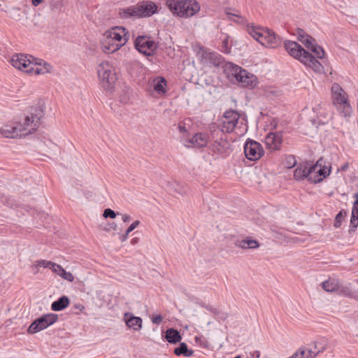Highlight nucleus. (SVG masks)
<instances>
[{
    "instance_id": "nucleus-1",
    "label": "nucleus",
    "mask_w": 358,
    "mask_h": 358,
    "mask_svg": "<svg viewBox=\"0 0 358 358\" xmlns=\"http://www.w3.org/2000/svg\"><path fill=\"white\" fill-rule=\"evenodd\" d=\"M284 47L292 57L299 60L305 66L311 68L316 73L323 72L324 67L322 64L298 43L287 41L284 43Z\"/></svg>"
},
{
    "instance_id": "nucleus-2",
    "label": "nucleus",
    "mask_w": 358,
    "mask_h": 358,
    "mask_svg": "<svg viewBox=\"0 0 358 358\" xmlns=\"http://www.w3.org/2000/svg\"><path fill=\"white\" fill-rule=\"evenodd\" d=\"M220 126L222 132H234L237 135H243L247 131L245 119L234 110L224 112Z\"/></svg>"
},
{
    "instance_id": "nucleus-3",
    "label": "nucleus",
    "mask_w": 358,
    "mask_h": 358,
    "mask_svg": "<svg viewBox=\"0 0 358 358\" xmlns=\"http://www.w3.org/2000/svg\"><path fill=\"white\" fill-rule=\"evenodd\" d=\"M248 34L261 45L271 48H275L281 43L279 36L268 28L248 25L247 28Z\"/></svg>"
},
{
    "instance_id": "nucleus-4",
    "label": "nucleus",
    "mask_w": 358,
    "mask_h": 358,
    "mask_svg": "<svg viewBox=\"0 0 358 358\" xmlns=\"http://www.w3.org/2000/svg\"><path fill=\"white\" fill-rule=\"evenodd\" d=\"M157 10V6L155 3L150 1H141L134 6L122 8L120 10V15L122 18L148 17L154 15Z\"/></svg>"
},
{
    "instance_id": "nucleus-5",
    "label": "nucleus",
    "mask_w": 358,
    "mask_h": 358,
    "mask_svg": "<svg viewBox=\"0 0 358 358\" xmlns=\"http://www.w3.org/2000/svg\"><path fill=\"white\" fill-rule=\"evenodd\" d=\"M166 5L176 15L181 17H189L200 10L199 3L195 0H167Z\"/></svg>"
},
{
    "instance_id": "nucleus-6",
    "label": "nucleus",
    "mask_w": 358,
    "mask_h": 358,
    "mask_svg": "<svg viewBox=\"0 0 358 358\" xmlns=\"http://www.w3.org/2000/svg\"><path fill=\"white\" fill-rule=\"evenodd\" d=\"M97 73L102 87L112 92L117 80L115 67L108 62H103L97 66Z\"/></svg>"
},
{
    "instance_id": "nucleus-7",
    "label": "nucleus",
    "mask_w": 358,
    "mask_h": 358,
    "mask_svg": "<svg viewBox=\"0 0 358 358\" xmlns=\"http://www.w3.org/2000/svg\"><path fill=\"white\" fill-rule=\"evenodd\" d=\"M331 92L334 104L344 116H350L352 113V108L345 91L338 83H334L331 87Z\"/></svg>"
},
{
    "instance_id": "nucleus-8",
    "label": "nucleus",
    "mask_w": 358,
    "mask_h": 358,
    "mask_svg": "<svg viewBox=\"0 0 358 358\" xmlns=\"http://www.w3.org/2000/svg\"><path fill=\"white\" fill-rule=\"evenodd\" d=\"M58 320V315L55 313H48L36 319L29 327L27 332L30 334L39 332L49 326L53 324Z\"/></svg>"
},
{
    "instance_id": "nucleus-9",
    "label": "nucleus",
    "mask_w": 358,
    "mask_h": 358,
    "mask_svg": "<svg viewBox=\"0 0 358 358\" xmlns=\"http://www.w3.org/2000/svg\"><path fill=\"white\" fill-rule=\"evenodd\" d=\"M199 54L200 62L204 67H219L224 62L220 55L208 50H201Z\"/></svg>"
},
{
    "instance_id": "nucleus-10",
    "label": "nucleus",
    "mask_w": 358,
    "mask_h": 358,
    "mask_svg": "<svg viewBox=\"0 0 358 358\" xmlns=\"http://www.w3.org/2000/svg\"><path fill=\"white\" fill-rule=\"evenodd\" d=\"M134 45L139 52L146 56H152L157 47L156 43L147 36H138Z\"/></svg>"
},
{
    "instance_id": "nucleus-11",
    "label": "nucleus",
    "mask_w": 358,
    "mask_h": 358,
    "mask_svg": "<svg viewBox=\"0 0 358 358\" xmlns=\"http://www.w3.org/2000/svg\"><path fill=\"white\" fill-rule=\"evenodd\" d=\"M244 153L248 159L256 161L264 155V150L261 143L254 140L248 139L244 145Z\"/></svg>"
},
{
    "instance_id": "nucleus-12",
    "label": "nucleus",
    "mask_w": 358,
    "mask_h": 358,
    "mask_svg": "<svg viewBox=\"0 0 358 358\" xmlns=\"http://www.w3.org/2000/svg\"><path fill=\"white\" fill-rule=\"evenodd\" d=\"M20 122H8L0 128V134L4 138H17L23 136L22 131H24Z\"/></svg>"
},
{
    "instance_id": "nucleus-13",
    "label": "nucleus",
    "mask_w": 358,
    "mask_h": 358,
    "mask_svg": "<svg viewBox=\"0 0 358 358\" xmlns=\"http://www.w3.org/2000/svg\"><path fill=\"white\" fill-rule=\"evenodd\" d=\"M318 162L315 165L310 164L308 162L299 164L297 168L294 170V178L296 180H302L307 178L309 181L313 180V174L317 167Z\"/></svg>"
},
{
    "instance_id": "nucleus-14",
    "label": "nucleus",
    "mask_w": 358,
    "mask_h": 358,
    "mask_svg": "<svg viewBox=\"0 0 358 358\" xmlns=\"http://www.w3.org/2000/svg\"><path fill=\"white\" fill-rule=\"evenodd\" d=\"M42 117V111L41 110H36L35 113H31L30 116H27L24 122L21 125L24 127V131H22L23 136H27L33 134L36 129Z\"/></svg>"
},
{
    "instance_id": "nucleus-15",
    "label": "nucleus",
    "mask_w": 358,
    "mask_h": 358,
    "mask_svg": "<svg viewBox=\"0 0 358 358\" xmlns=\"http://www.w3.org/2000/svg\"><path fill=\"white\" fill-rule=\"evenodd\" d=\"M32 59V55H24V54H15L11 58V64L15 69H17L22 71L29 73L28 71L31 69L29 66L31 61Z\"/></svg>"
},
{
    "instance_id": "nucleus-16",
    "label": "nucleus",
    "mask_w": 358,
    "mask_h": 358,
    "mask_svg": "<svg viewBox=\"0 0 358 358\" xmlns=\"http://www.w3.org/2000/svg\"><path fill=\"white\" fill-rule=\"evenodd\" d=\"M29 66H31V69L28 70L29 73L36 75L50 73L52 68L46 62L41 59L35 58L33 56Z\"/></svg>"
},
{
    "instance_id": "nucleus-17",
    "label": "nucleus",
    "mask_w": 358,
    "mask_h": 358,
    "mask_svg": "<svg viewBox=\"0 0 358 358\" xmlns=\"http://www.w3.org/2000/svg\"><path fill=\"white\" fill-rule=\"evenodd\" d=\"M127 34L128 33L126 32L124 27H115L107 31L105 34V36L112 41L117 42V43H124V45L129 38Z\"/></svg>"
},
{
    "instance_id": "nucleus-18",
    "label": "nucleus",
    "mask_w": 358,
    "mask_h": 358,
    "mask_svg": "<svg viewBox=\"0 0 358 358\" xmlns=\"http://www.w3.org/2000/svg\"><path fill=\"white\" fill-rule=\"evenodd\" d=\"M282 142V136L280 132L268 133L265 138L267 148L271 150H279Z\"/></svg>"
},
{
    "instance_id": "nucleus-19",
    "label": "nucleus",
    "mask_w": 358,
    "mask_h": 358,
    "mask_svg": "<svg viewBox=\"0 0 358 358\" xmlns=\"http://www.w3.org/2000/svg\"><path fill=\"white\" fill-rule=\"evenodd\" d=\"M224 71L229 79H234L237 83L241 80V75L245 74V69L231 62L225 64Z\"/></svg>"
},
{
    "instance_id": "nucleus-20",
    "label": "nucleus",
    "mask_w": 358,
    "mask_h": 358,
    "mask_svg": "<svg viewBox=\"0 0 358 358\" xmlns=\"http://www.w3.org/2000/svg\"><path fill=\"white\" fill-rule=\"evenodd\" d=\"M211 150L222 157L229 155L231 152L229 143L222 138L215 141L211 145Z\"/></svg>"
},
{
    "instance_id": "nucleus-21",
    "label": "nucleus",
    "mask_w": 358,
    "mask_h": 358,
    "mask_svg": "<svg viewBox=\"0 0 358 358\" xmlns=\"http://www.w3.org/2000/svg\"><path fill=\"white\" fill-rule=\"evenodd\" d=\"M208 142V136L205 133H196L194 136L189 139L188 143L191 147L201 148L207 145Z\"/></svg>"
},
{
    "instance_id": "nucleus-22",
    "label": "nucleus",
    "mask_w": 358,
    "mask_h": 358,
    "mask_svg": "<svg viewBox=\"0 0 358 358\" xmlns=\"http://www.w3.org/2000/svg\"><path fill=\"white\" fill-rule=\"evenodd\" d=\"M123 45L124 43H117L106 36L101 43V48L104 53L111 54L120 50V48Z\"/></svg>"
},
{
    "instance_id": "nucleus-23",
    "label": "nucleus",
    "mask_w": 358,
    "mask_h": 358,
    "mask_svg": "<svg viewBox=\"0 0 358 358\" xmlns=\"http://www.w3.org/2000/svg\"><path fill=\"white\" fill-rule=\"evenodd\" d=\"M124 320L129 328H131L135 331H138L142 328V319L139 317H136L129 313H126L124 315Z\"/></svg>"
},
{
    "instance_id": "nucleus-24",
    "label": "nucleus",
    "mask_w": 358,
    "mask_h": 358,
    "mask_svg": "<svg viewBox=\"0 0 358 358\" xmlns=\"http://www.w3.org/2000/svg\"><path fill=\"white\" fill-rule=\"evenodd\" d=\"M234 244L235 246L243 250L256 249L259 247V243L250 237H246L245 239H236Z\"/></svg>"
},
{
    "instance_id": "nucleus-25",
    "label": "nucleus",
    "mask_w": 358,
    "mask_h": 358,
    "mask_svg": "<svg viewBox=\"0 0 358 358\" xmlns=\"http://www.w3.org/2000/svg\"><path fill=\"white\" fill-rule=\"evenodd\" d=\"M245 74L241 75V80H239L238 83L243 87H255L258 83L256 76L246 70H245Z\"/></svg>"
},
{
    "instance_id": "nucleus-26",
    "label": "nucleus",
    "mask_w": 358,
    "mask_h": 358,
    "mask_svg": "<svg viewBox=\"0 0 358 358\" xmlns=\"http://www.w3.org/2000/svg\"><path fill=\"white\" fill-rule=\"evenodd\" d=\"M69 303L70 301L69 298L66 296H63L51 304V309L54 311H60L66 308Z\"/></svg>"
},
{
    "instance_id": "nucleus-27",
    "label": "nucleus",
    "mask_w": 358,
    "mask_h": 358,
    "mask_svg": "<svg viewBox=\"0 0 358 358\" xmlns=\"http://www.w3.org/2000/svg\"><path fill=\"white\" fill-rule=\"evenodd\" d=\"M165 338L169 343L174 344L180 342L182 339L179 331L172 328L168 329L166 331Z\"/></svg>"
},
{
    "instance_id": "nucleus-28",
    "label": "nucleus",
    "mask_w": 358,
    "mask_h": 358,
    "mask_svg": "<svg viewBox=\"0 0 358 358\" xmlns=\"http://www.w3.org/2000/svg\"><path fill=\"white\" fill-rule=\"evenodd\" d=\"M336 292L342 296L350 297V298H357L358 295L357 293L352 292L350 287L349 285H343L338 282V289Z\"/></svg>"
},
{
    "instance_id": "nucleus-29",
    "label": "nucleus",
    "mask_w": 358,
    "mask_h": 358,
    "mask_svg": "<svg viewBox=\"0 0 358 358\" xmlns=\"http://www.w3.org/2000/svg\"><path fill=\"white\" fill-rule=\"evenodd\" d=\"M339 281L336 278H329L322 283V288L328 292H336L338 289Z\"/></svg>"
},
{
    "instance_id": "nucleus-30",
    "label": "nucleus",
    "mask_w": 358,
    "mask_h": 358,
    "mask_svg": "<svg viewBox=\"0 0 358 358\" xmlns=\"http://www.w3.org/2000/svg\"><path fill=\"white\" fill-rule=\"evenodd\" d=\"M174 354L177 356L183 355L189 357L193 355L194 351L189 350L185 343H180V345L174 349Z\"/></svg>"
},
{
    "instance_id": "nucleus-31",
    "label": "nucleus",
    "mask_w": 358,
    "mask_h": 358,
    "mask_svg": "<svg viewBox=\"0 0 358 358\" xmlns=\"http://www.w3.org/2000/svg\"><path fill=\"white\" fill-rule=\"evenodd\" d=\"M317 166H319V163L317 164ZM330 173V169L328 171L326 170V168H322L321 165L320 167H317L316 170L313 171V174L315 173V176L313 177V180L315 183L320 182L322 180L323 178H325Z\"/></svg>"
},
{
    "instance_id": "nucleus-32",
    "label": "nucleus",
    "mask_w": 358,
    "mask_h": 358,
    "mask_svg": "<svg viewBox=\"0 0 358 358\" xmlns=\"http://www.w3.org/2000/svg\"><path fill=\"white\" fill-rule=\"evenodd\" d=\"M166 80L163 77H159L154 80V90L158 94L166 93Z\"/></svg>"
},
{
    "instance_id": "nucleus-33",
    "label": "nucleus",
    "mask_w": 358,
    "mask_h": 358,
    "mask_svg": "<svg viewBox=\"0 0 358 358\" xmlns=\"http://www.w3.org/2000/svg\"><path fill=\"white\" fill-rule=\"evenodd\" d=\"M347 215H348V213L344 209H342L339 211V213L336 215V216L335 217L334 224V226L335 228H339L341 226L342 222L344 220V219L345 218V217L347 216Z\"/></svg>"
},
{
    "instance_id": "nucleus-34",
    "label": "nucleus",
    "mask_w": 358,
    "mask_h": 358,
    "mask_svg": "<svg viewBox=\"0 0 358 358\" xmlns=\"http://www.w3.org/2000/svg\"><path fill=\"white\" fill-rule=\"evenodd\" d=\"M140 224L139 220L134 221L126 230V232L124 234H122L120 236V239L122 242H124L127 238L128 235L130 232H131L134 229H135L138 225Z\"/></svg>"
},
{
    "instance_id": "nucleus-35",
    "label": "nucleus",
    "mask_w": 358,
    "mask_h": 358,
    "mask_svg": "<svg viewBox=\"0 0 358 358\" xmlns=\"http://www.w3.org/2000/svg\"><path fill=\"white\" fill-rule=\"evenodd\" d=\"M310 50L315 54L316 57H317L319 59H322L324 57V55H325L324 50H323V48L322 47L318 45L317 44V43H315L314 45L313 46V48H310Z\"/></svg>"
},
{
    "instance_id": "nucleus-36",
    "label": "nucleus",
    "mask_w": 358,
    "mask_h": 358,
    "mask_svg": "<svg viewBox=\"0 0 358 358\" xmlns=\"http://www.w3.org/2000/svg\"><path fill=\"white\" fill-rule=\"evenodd\" d=\"M301 43H303L306 48L310 50L313 48L314 44L316 43V41L314 38L308 34L301 41Z\"/></svg>"
},
{
    "instance_id": "nucleus-37",
    "label": "nucleus",
    "mask_w": 358,
    "mask_h": 358,
    "mask_svg": "<svg viewBox=\"0 0 358 358\" xmlns=\"http://www.w3.org/2000/svg\"><path fill=\"white\" fill-rule=\"evenodd\" d=\"M195 341L196 343L202 348L208 349L210 346L209 341L203 336L196 337Z\"/></svg>"
},
{
    "instance_id": "nucleus-38",
    "label": "nucleus",
    "mask_w": 358,
    "mask_h": 358,
    "mask_svg": "<svg viewBox=\"0 0 358 358\" xmlns=\"http://www.w3.org/2000/svg\"><path fill=\"white\" fill-rule=\"evenodd\" d=\"M358 226V216L351 215L349 232H355Z\"/></svg>"
},
{
    "instance_id": "nucleus-39",
    "label": "nucleus",
    "mask_w": 358,
    "mask_h": 358,
    "mask_svg": "<svg viewBox=\"0 0 358 358\" xmlns=\"http://www.w3.org/2000/svg\"><path fill=\"white\" fill-rule=\"evenodd\" d=\"M285 164L287 168L291 169L296 166V160L294 155H288L285 158Z\"/></svg>"
},
{
    "instance_id": "nucleus-40",
    "label": "nucleus",
    "mask_w": 358,
    "mask_h": 358,
    "mask_svg": "<svg viewBox=\"0 0 358 358\" xmlns=\"http://www.w3.org/2000/svg\"><path fill=\"white\" fill-rule=\"evenodd\" d=\"M215 317L218 321H225L229 317V313H227L220 309H218Z\"/></svg>"
},
{
    "instance_id": "nucleus-41",
    "label": "nucleus",
    "mask_w": 358,
    "mask_h": 358,
    "mask_svg": "<svg viewBox=\"0 0 358 358\" xmlns=\"http://www.w3.org/2000/svg\"><path fill=\"white\" fill-rule=\"evenodd\" d=\"M50 269H51L53 273L57 274L59 276L60 274H62V271L64 270L61 265L57 264L55 262L52 263Z\"/></svg>"
},
{
    "instance_id": "nucleus-42",
    "label": "nucleus",
    "mask_w": 358,
    "mask_h": 358,
    "mask_svg": "<svg viewBox=\"0 0 358 358\" xmlns=\"http://www.w3.org/2000/svg\"><path fill=\"white\" fill-rule=\"evenodd\" d=\"M326 349V345L322 344L320 342L314 343V350L310 349L312 351L315 352L317 354L323 352Z\"/></svg>"
},
{
    "instance_id": "nucleus-43",
    "label": "nucleus",
    "mask_w": 358,
    "mask_h": 358,
    "mask_svg": "<svg viewBox=\"0 0 358 358\" xmlns=\"http://www.w3.org/2000/svg\"><path fill=\"white\" fill-rule=\"evenodd\" d=\"M52 262L50 261H47V260H44V259H41V260H38V261H36L35 262V266L36 267H38V266H43L44 268H50L51 265H52Z\"/></svg>"
},
{
    "instance_id": "nucleus-44",
    "label": "nucleus",
    "mask_w": 358,
    "mask_h": 358,
    "mask_svg": "<svg viewBox=\"0 0 358 358\" xmlns=\"http://www.w3.org/2000/svg\"><path fill=\"white\" fill-rule=\"evenodd\" d=\"M297 39L301 42L308 34L302 29L297 28L295 31Z\"/></svg>"
},
{
    "instance_id": "nucleus-45",
    "label": "nucleus",
    "mask_w": 358,
    "mask_h": 358,
    "mask_svg": "<svg viewBox=\"0 0 358 358\" xmlns=\"http://www.w3.org/2000/svg\"><path fill=\"white\" fill-rule=\"evenodd\" d=\"M231 48L229 46V37L226 36L222 42V51L225 53L230 52Z\"/></svg>"
},
{
    "instance_id": "nucleus-46",
    "label": "nucleus",
    "mask_w": 358,
    "mask_h": 358,
    "mask_svg": "<svg viewBox=\"0 0 358 358\" xmlns=\"http://www.w3.org/2000/svg\"><path fill=\"white\" fill-rule=\"evenodd\" d=\"M60 277L70 282H72L74 280L73 274L70 272L66 271L65 270H64L62 274H60Z\"/></svg>"
},
{
    "instance_id": "nucleus-47",
    "label": "nucleus",
    "mask_w": 358,
    "mask_h": 358,
    "mask_svg": "<svg viewBox=\"0 0 358 358\" xmlns=\"http://www.w3.org/2000/svg\"><path fill=\"white\" fill-rule=\"evenodd\" d=\"M103 215L105 218L110 217L114 219L116 217V213L114 210H111L110 208H107L103 211Z\"/></svg>"
},
{
    "instance_id": "nucleus-48",
    "label": "nucleus",
    "mask_w": 358,
    "mask_h": 358,
    "mask_svg": "<svg viewBox=\"0 0 358 358\" xmlns=\"http://www.w3.org/2000/svg\"><path fill=\"white\" fill-rule=\"evenodd\" d=\"M201 306L203 308H204L205 309H206L207 310H208L210 313H212L214 315H216V313H217V310L219 309V308H215V307L212 306L211 305L205 304V303H202Z\"/></svg>"
},
{
    "instance_id": "nucleus-49",
    "label": "nucleus",
    "mask_w": 358,
    "mask_h": 358,
    "mask_svg": "<svg viewBox=\"0 0 358 358\" xmlns=\"http://www.w3.org/2000/svg\"><path fill=\"white\" fill-rule=\"evenodd\" d=\"M162 321V317L161 315H157L155 317H152V322L155 324H159Z\"/></svg>"
},
{
    "instance_id": "nucleus-50",
    "label": "nucleus",
    "mask_w": 358,
    "mask_h": 358,
    "mask_svg": "<svg viewBox=\"0 0 358 358\" xmlns=\"http://www.w3.org/2000/svg\"><path fill=\"white\" fill-rule=\"evenodd\" d=\"M351 215H355V216H358V201H355L354 202Z\"/></svg>"
},
{
    "instance_id": "nucleus-51",
    "label": "nucleus",
    "mask_w": 358,
    "mask_h": 358,
    "mask_svg": "<svg viewBox=\"0 0 358 358\" xmlns=\"http://www.w3.org/2000/svg\"><path fill=\"white\" fill-rule=\"evenodd\" d=\"M260 357V352L259 350H255L253 352H250L249 358H259Z\"/></svg>"
},
{
    "instance_id": "nucleus-52",
    "label": "nucleus",
    "mask_w": 358,
    "mask_h": 358,
    "mask_svg": "<svg viewBox=\"0 0 358 358\" xmlns=\"http://www.w3.org/2000/svg\"><path fill=\"white\" fill-rule=\"evenodd\" d=\"M116 227V224L115 222H113L108 224V227L104 228L103 229L106 231H108L110 229H115Z\"/></svg>"
},
{
    "instance_id": "nucleus-53",
    "label": "nucleus",
    "mask_w": 358,
    "mask_h": 358,
    "mask_svg": "<svg viewBox=\"0 0 358 358\" xmlns=\"http://www.w3.org/2000/svg\"><path fill=\"white\" fill-rule=\"evenodd\" d=\"M122 220L124 222H127L131 220V217L130 215L127 214L122 215Z\"/></svg>"
},
{
    "instance_id": "nucleus-54",
    "label": "nucleus",
    "mask_w": 358,
    "mask_h": 358,
    "mask_svg": "<svg viewBox=\"0 0 358 358\" xmlns=\"http://www.w3.org/2000/svg\"><path fill=\"white\" fill-rule=\"evenodd\" d=\"M348 167H349V164H348V163H345V164H344L343 165H342V166H341V168H340V169H338V170H341V171H346V170L348 169Z\"/></svg>"
},
{
    "instance_id": "nucleus-55",
    "label": "nucleus",
    "mask_w": 358,
    "mask_h": 358,
    "mask_svg": "<svg viewBox=\"0 0 358 358\" xmlns=\"http://www.w3.org/2000/svg\"><path fill=\"white\" fill-rule=\"evenodd\" d=\"M42 1H43V0H32V3H33L34 6H38V4H40Z\"/></svg>"
},
{
    "instance_id": "nucleus-56",
    "label": "nucleus",
    "mask_w": 358,
    "mask_h": 358,
    "mask_svg": "<svg viewBox=\"0 0 358 358\" xmlns=\"http://www.w3.org/2000/svg\"><path fill=\"white\" fill-rule=\"evenodd\" d=\"M178 129L180 132H184L186 131L185 127L182 125L178 126Z\"/></svg>"
},
{
    "instance_id": "nucleus-57",
    "label": "nucleus",
    "mask_w": 358,
    "mask_h": 358,
    "mask_svg": "<svg viewBox=\"0 0 358 358\" xmlns=\"http://www.w3.org/2000/svg\"><path fill=\"white\" fill-rule=\"evenodd\" d=\"M137 241H138V239L136 238H133L131 242V244H135L137 243Z\"/></svg>"
},
{
    "instance_id": "nucleus-58",
    "label": "nucleus",
    "mask_w": 358,
    "mask_h": 358,
    "mask_svg": "<svg viewBox=\"0 0 358 358\" xmlns=\"http://www.w3.org/2000/svg\"><path fill=\"white\" fill-rule=\"evenodd\" d=\"M353 197L356 199L355 201H358V193H355L354 195H353Z\"/></svg>"
},
{
    "instance_id": "nucleus-59",
    "label": "nucleus",
    "mask_w": 358,
    "mask_h": 358,
    "mask_svg": "<svg viewBox=\"0 0 358 358\" xmlns=\"http://www.w3.org/2000/svg\"><path fill=\"white\" fill-rule=\"evenodd\" d=\"M184 192V191H182L181 189L178 190V193L182 194Z\"/></svg>"
},
{
    "instance_id": "nucleus-60",
    "label": "nucleus",
    "mask_w": 358,
    "mask_h": 358,
    "mask_svg": "<svg viewBox=\"0 0 358 358\" xmlns=\"http://www.w3.org/2000/svg\"><path fill=\"white\" fill-rule=\"evenodd\" d=\"M235 358H241V355H237L235 357Z\"/></svg>"
},
{
    "instance_id": "nucleus-61",
    "label": "nucleus",
    "mask_w": 358,
    "mask_h": 358,
    "mask_svg": "<svg viewBox=\"0 0 358 358\" xmlns=\"http://www.w3.org/2000/svg\"><path fill=\"white\" fill-rule=\"evenodd\" d=\"M233 15L236 16V17H240V15H237V14H233Z\"/></svg>"
},
{
    "instance_id": "nucleus-62",
    "label": "nucleus",
    "mask_w": 358,
    "mask_h": 358,
    "mask_svg": "<svg viewBox=\"0 0 358 358\" xmlns=\"http://www.w3.org/2000/svg\"><path fill=\"white\" fill-rule=\"evenodd\" d=\"M85 307L83 306H81V308H80V310H82L83 309H84Z\"/></svg>"
}]
</instances>
